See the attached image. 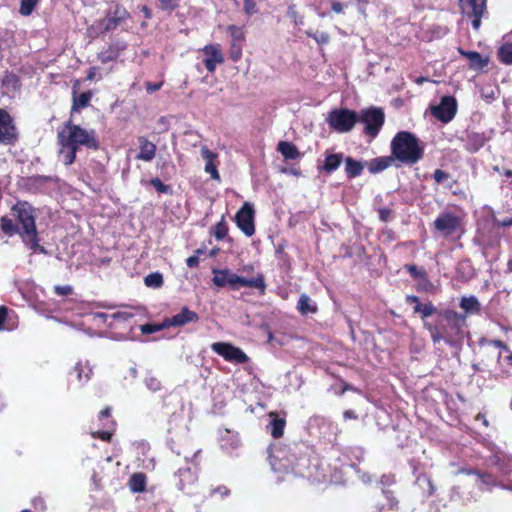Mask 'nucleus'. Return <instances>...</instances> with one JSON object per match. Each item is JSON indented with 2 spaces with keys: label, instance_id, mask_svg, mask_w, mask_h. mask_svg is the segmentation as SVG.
<instances>
[{
  "label": "nucleus",
  "instance_id": "16",
  "mask_svg": "<svg viewBox=\"0 0 512 512\" xmlns=\"http://www.w3.org/2000/svg\"><path fill=\"white\" fill-rule=\"evenodd\" d=\"M459 5L469 18H472V27L478 30L481 25V18L486 11V3H479L478 0H459Z\"/></svg>",
  "mask_w": 512,
  "mask_h": 512
},
{
  "label": "nucleus",
  "instance_id": "1",
  "mask_svg": "<svg viewBox=\"0 0 512 512\" xmlns=\"http://www.w3.org/2000/svg\"><path fill=\"white\" fill-rule=\"evenodd\" d=\"M57 143L66 166H70L76 161L77 152L81 147L93 151L100 149L97 132L94 129H85L73 123L71 119L66 121L63 128L58 131Z\"/></svg>",
  "mask_w": 512,
  "mask_h": 512
},
{
  "label": "nucleus",
  "instance_id": "14",
  "mask_svg": "<svg viewBox=\"0 0 512 512\" xmlns=\"http://www.w3.org/2000/svg\"><path fill=\"white\" fill-rule=\"evenodd\" d=\"M234 221L244 235L247 237L253 236L255 234V210L253 205L245 202L235 214Z\"/></svg>",
  "mask_w": 512,
  "mask_h": 512
},
{
  "label": "nucleus",
  "instance_id": "56",
  "mask_svg": "<svg viewBox=\"0 0 512 512\" xmlns=\"http://www.w3.org/2000/svg\"><path fill=\"white\" fill-rule=\"evenodd\" d=\"M393 211L390 208L382 207L378 209L379 219L388 222L392 218Z\"/></svg>",
  "mask_w": 512,
  "mask_h": 512
},
{
  "label": "nucleus",
  "instance_id": "51",
  "mask_svg": "<svg viewBox=\"0 0 512 512\" xmlns=\"http://www.w3.org/2000/svg\"><path fill=\"white\" fill-rule=\"evenodd\" d=\"M450 178V174L444 170L436 169L433 173V179L436 183L441 184Z\"/></svg>",
  "mask_w": 512,
  "mask_h": 512
},
{
  "label": "nucleus",
  "instance_id": "10",
  "mask_svg": "<svg viewBox=\"0 0 512 512\" xmlns=\"http://www.w3.org/2000/svg\"><path fill=\"white\" fill-rule=\"evenodd\" d=\"M129 18L130 13L127 9L119 3H116L113 9H109L106 12L104 18L97 21V27L102 33L110 32L115 30Z\"/></svg>",
  "mask_w": 512,
  "mask_h": 512
},
{
  "label": "nucleus",
  "instance_id": "53",
  "mask_svg": "<svg viewBox=\"0 0 512 512\" xmlns=\"http://www.w3.org/2000/svg\"><path fill=\"white\" fill-rule=\"evenodd\" d=\"M54 293L59 296H69L73 293V288L70 285L60 286L56 285L54 286Z\"/></svg>",
  "mask_w": 512,
  "mask_h": 512
},
{
  "label": "nucleus",
  "instance_id": "60",
  "mask_svg": "<svg viewBox=\"0 0 512 512\" xmlns=\"http://www.w3.org/2000/svg\"><path fill=\"white\" fill-rule=\"evenodd\" d=\"M288 15L291 19L294 20L295 24L303 23V19L301 16H299L298 12L295 9V5H290L288 7Z\"/></svg>",
  "mask_w": 512,
  "mask_h": 512
},
{
  "label": "nucleus",
  "instance_id": "4",
  "mask_svg": "<svg viewBox=\"0 0 512 512\" xmlns=\"http://www.w3.org/2000/svg\"><path fill=\"white\" fill-rule=\"evenodd\" d=\"M11 212L19 227V236L24 245L34 253H46V249L40 245L35 208L29 202L19 200L11 207Z\"/></svg>",
  "mask_w": 512,
  "mask_h": 512
},
{
  "label": "nucleus",
  "instance_id": "11",
  "mask_svg": "<svg viewBox=\"0 0 512 512\" xmlns=\"http://www.w3.org/2000/svg\"><path fill=\"white\" fill-rule=\"evenodd\" d=\"M461 227V218L451 211L440 213L433 222L434 231L448 238L454 235Z\"/></svg>",
  "mask_w": 512,
  "mask_h": 512
},
{
  "label": "nucleus",
  "instance_id": "44",
  "mask_svg": "<svg viewBox=\"0 0 512 512\" xmlns=\"http://www.w3.org/2000/svg\"><path fill=\"white\" fill-rule=\"evenodd\" d=\"M243 43H231L229 47V56L233 62H237L242 57Z\"/></svg>",
  "mask_w": 512,
  "mask_h": 512
},
{
  "label": "nucleus",
  "instance_id": "40",
  "mask_svg": "<svg viewBox=\"0 0 512 512\" xmlns=\"http://www.w3.org/2000/svg\"><path fill=\"white\" fill-rule=\"evenodd\" d=\"M227 234L228 225L225 221V216H222L221 220L213 228V235L217 240H223Z\"/></svg>",
  "mask_w": 512,
  "mask_h": 512
},
{
  "label": "nucleus",
  "instance_id": "7",
  "mask_svg": "<svg viewBox=\"0 0 512 512\" xmlns=\"http://www.w3.org/2000/svg\"><path fill=\"white\" fill-rule=\"evenodd\" d=\"M357 113L358 123L363 125V134L371 140L375 139L379 135L385 123V113L383 108L370 106L361 109Z\"/></svg>",
  "mask_w": 512,
  "mask_h": 512
},
{
  "label": "nucleus",
  "instance_id": "20",
  "mask_svg": "<svg viewBox=\"0 0 512 512\" xmlns=\"http://www.w3.org/2000/svg\"><path fill=\"white\" fill-rule=\"evenodd\" d=\"M478 236L485 246L496 247L500 245L501 234L493 224L484 226L483 229L479 231Z\"/></svg>",
  "mask_w": 512,
  "mask_h": 512
},
{
  "label": "nucleus",
  "instance_id": "42",
  "mask_svg": "<svg viewBox=\"0 0 512 512\" xmlns=\"http://www.w3.org/2000/svg\"><path fill=\"white\" fill-rule=\"evenodd\" d=\"M306 35L314 39L319 45H326L330 41V36L326 32H313L312 30H307Z\"/></svg>",
  "mask_w": 512,
  "mask_h": 512
},
{
  "label": "nucleus",
  "instance_id": "29",
  "mask_svg": "<svg viewBox=\"0 0 512 512\" xmlns=\"http://www.w3.org/2000/svg\"><path fill=\"white\" fill-rule=\"evenodd\" d=\"M486 143V137L484 133L470 132L466 138V150L475 153L479 151Z\"/></svg>",
  "mask_w": 512,
  "mask_h": 512
},
{
  "label": "nucleus",
  "instance_id": "2",
  "mask_svg": "<svg viewBox=\"0 0 512 512\" xmlns=\"http://www.w3.org/2000/svg\"><path fill=\"white\" fill-rule=\"evenodd\" d=\"M434 323L424 321V328L429 332L434 344L445 342L450 347H459L465 337L466 315L452 309L437 310Z\"/></svg>",
  "mask_w": 512,
  "mask_h": 512
},
{
  "label": "nucleus",
  "instance_id": "31",
  "mask_svg": "<svg viewBox=\"0 0 512 512\" xmlns=\"http://www.w3.org/2000/svg\"><path fill=\"white\" fill-rule=\"evenodd\" d=\"M345 173L347 178L353 179L360 176L364 170L362 162L355 160L352 157H346L345 159Z\"/></svg>",
  "mask_w": 512,
  "mask_h": 512
},
{
  "label": "nucleus",
  "instance_id": "17",
  "mask_svg": "<svg viewBox=\"0 0 512 512\" xmlns=\"http://www.w3.org/2000/svg\"><path fill=\"white\" fill-rule=\"evenodd\" d=\"M200 51L205 55L204 66L208 72L213 73L217 65L223 64L225 59L220 44H207Z\"/></svg>",
  "mask_w": 512,
  "mask_h": 512
},
{
  "label": "nucleus",
  "instance_id": "8",
  "mask_svg": "<svg viewBox=\"0 0 512 512\" xmlns=\"http://www.w3.org/2000/svg\"><path fill=\"white\" fill-rule=\"evenodd\" d=\"M199 452V450L194 452L191 460L185 456L186 466L179 468L174 474L176 487L185 494H191L193 492V488L198 480L197 464L194 460Z\"/></svg>",
  "mask_w": 512,
  "mask_h": 512
},
{
  "label": "nucleus",
  "instance_id": "41",
  "mask_svg": "<svg viewBox=\"0 0 512 512\" xmlns=\"http://www.w3.org/2000/svg\"><path fill=\"white\" fill-rule=\"evenodd\" d=\"M40 0H21L19 13L22 16H29L37 6Z\"/></svg>",
  "mask_w": 512,
  "mask_h": 512
},
{
  "label": "nucleus",
  "instance_id": "59",
  "mask_svg": "<svg viewBox=\"0 0 512 512\" xmlns=\"http://www.w3.org/2000/svg\"><path fill=\"white\" fill-rule=\"evenodd\" d=\"M492 224L499 230L501 227H509L512 226V218H505L503 220H499L493 217Z\"/></svg>",
  "mask_w": 512,
  "mask_h": 512
},
{
  "label": "nucleus",
  "instance_id": "49",
  "mask_svg": "<svg viewBox=\"0 0 512 512\" xmlns=\"http://www.w3.org/2000/svg\"><path fill=\"white\" fill-rule=\"evenodd\" d=\"M8 308L4 305L0 306V331L9 330L10 327L6 325V320L8 318Z\"/></svg>",
  "mask_w": 512,
  "mask_h": 512
},
{
  "label": "nucleus",
  "instance_id": "34",
  "mask_svg": "<svg viewBox=\"0 0 512 512\" xmlns=\"http://www.w3.org/2000/svg\"><path fill=\"white\" fill-rule=\"evenodd\" d=\"M297 309L300 314L307 315L309 313H316L317 305L311 300L307 294H302L297 303Z\"/></svg>",
  "mask_w": 512,
  "mask_h": 512
},
{
  "label": "nucleus",
  "instance_id": "24",
  "mask_svg": "<svg viewBox=\"0 0 512 512\" xmlns=\"http://www.w3.org/2000/svg\"><path fill=\"white\" fill-rule=\"evenodd\" d=\"M458 52L460 55L466 57L469 60V68L472 70H483L488 65V57H483L477 51H466L462 48H459Z\"/></svg>",
  "mask_w": 512,
  "mask_h": 512
},
{
  "label": "nucleus",
  "instance_id": "33",
  "mask_svg": "<svg viewBox=\"0 0 512 512\" xmlns=\"http://www.w3.org/2000/svg\"><path fill=\"white\" fill-rule=\"evenodd\" d=\"M146 484L147 477L142 472L132 474L128 482L129 489L134 493H140L145 491Z\"/></svg>",
  "mask_w": 512,
  "mask_h": 512
},
{
  "label": "nucleus",
  "instance_id": "63",
  "mask_svg": "<svg viewBox=\"0 0 512 512\" xmlns=\"http://www.w3.org/2000/svg\"><path fill=\"white\" fill-rule=\"evenodd\" d=\"M343 418L344 420H358L359 416L354 410L348 409L343 412Z\"/></svg>",
  "mask_w": 512,
  "mask_h": 512
},
{
  "label": "nucleus",
  "instance_id": "32",
  "mask_svg": "<svg viewBox=\"0 0 512 512\" xmlns=\"http://www.w3.org/2000/svg\"><path fill=\"white\" fill-rule=\"evenodd\" d=\"M277 150L287 160H295L300 157L298 148L291 142L281 141L278 143Z\"/></svg>",
  "mask_w": 512,
  "mask_h": 512
},
{
  "label": "nucleus",
  "instance_id": "13",
  "mask_svg": "<svg viewBox=\"0 0 512 512\" xmlns=\"http://www.w3.org/2000/svg\"><path fill=\"white\" fill-rule=\"evenodd\" d=\"M210 347L213 352L223 357L228 362L235 364H245L249 360V357L241 348L236 347L231 343L214 342Z\"/></svg>",
  "mask_w": 512,
  "mask_h": 512
},
{
  "label": "nucleus",
  "instance_id": "28",
  "mask_svg": "<svg viewBox=\"0 0 512 512\" xmlns=\"http://www.w3.org/2000/svg\"><path fill=\"white\" fill-rule=\"evenodd\" d=\"M140 152L137 155V159L143 161H151L156 154V145L148 141L145 137H139Z\"/></svg>",
  "mask_w": 512,
  "mask_h": 512
},
{
  "label": "nucleus",
  "instance_id": "6",
  "mask_svg": "<svg viewBox=\"0 0 512 512\" xmlns=\"http://www.w3.org/2000/svg\"><path fill=\"white\" fill-rule=\"evenodd\" d=\"M213 274L212 281L217 287L228 286L233 290H238L240 287H249L257 289L260 295L266 293L267 284L263 273H257L250 279L239 276L229 269H214Z\"/></svg>",
  "mask_w": 512,
  "mask_h": 512
},
{
  "label": "nucleus",
  "instance_id": "9",
  "mask_svg": "<svg viewBox=\"0 0 512 512\" xmlns=\"http://www.w3.org/2000/svg\"><path fill=\"white\" fill-rule=\"evenodd\" d=\"M358 113L348 108L333 109L326 119L329 127L338 133L350 132L358 123Z\"/></svg>",
  "mask_w": 512,
  "mask_h": 512
},
{
  "label": "nucleus",
  "instance_id": "46",
  "mask_svg": "<svg viewBox=\"0 0 512 512\" xmlns=\"http://www.w3.org/2000/svg\"><path fill=\"white\" fill-rule=\"evenodd\" d=\"M243 11L248 17L256 14L258 12L256 0H244Z\"/></svg>",
  "mask_w": 512,
  "mask_h": 512
},
{
  "label": "nucleus",
  "instance_id": "5",
  "mask_svg": "<svg viewBox=\"0 0 512 512\" xmlns=\"http://www.w3.org/2000/svg\"><path fill=\"white\" fill-rule=\"evenodd\" d=\"M390 150L393 157L402 164L413 165L424 156V144L409 131H399L391 140Z\"/></svg>",
  "mask_w": 512,
  "mask_h": 512
},
{
  "label": "nucleus",
  "instance_id": "18",
  "mask_svg": "<svg viewBox=\"0 0 512 512\" xmlns=\"http://www.w3.org/2000/svg\"><path fill=\"white\" fill-rule=\"evenodd\" d=\"M405 301L406 303L415 304L413 312L419 314L424 321L437 312V307L432 302L421 303L419 297L416 295H407Z\"/></svg>",
  "mask_w": 512,
  "mask_h": 512
},
{
  "label": "nucleus",
  "instance_id": "38",
  "mask_svg": "<svg viewBox=\"0 0 512 512\" xmlns=\"http://www.w3.org/2000/svg\"><path fill=\"white\" fill-rule=\"evenodd\" d=\"M227 31L232 38L231 43H243L245 41V32L243 30V27L231 24L228 25Z\"/></svg>",
  "mask_w": 512,
  "mask_h": 512
},
{
  "label": "nucleus",
  "instance_id": "52",
  "mask_svg": "<svg viewBox=\"0 0 512 512\" xmlns=\"http://www.w3.org/2000/svg\"><path fill=\"white\" fill-rule=\"evenodd\" d=\"M229 494H230V490L226 486L220 485V486L212 489L210 491L209 496L214 497L216 495H219L220 498L223 499L224 497L228 496Z\"/></svg>",
  "mask_w": 512,
  "mask_h": 512
},
{
  "label": "nucleus",
  "instance_id": "50",
  "mask_svg": "<svg viewBox=\"0 0 512 512\" xmlns=\"http://www.w3.org/2000/svg\"><path fill=\"white\" fill-rule=\"evenodd\" d=\"M203 253V250L202 249H197L195 251V254L192 255V256H189L187 259H186V265L189 267V268H196L198 267L199 265V255Z\"/></svg>",
  "mask_w": 512,
  "mask_h": 512
},
{
  "label": "nucleus",
  "instance_id": "19",
  "mask_svg": "<svg viewBox=\"0 0 512 512\" xmlns=\"http://www.w3.org/2000/svg\"><path fill=\"white\" fill-rule=\"evenodd\" d=\"M199 316L196 312L191 311L187 307H183L179 313L166 319V324L172 327H180L188 323L197 322Z\"/></svg>",
  "mask_w": 512,
  "mask_h": 512
},
{
  "label": "nucleus",
  "instance_id": "12",
  "mask_svg": "<svg viewBox=\"0 0 512 512\" xmlns=\"http://www.w3.org/2000/svg\"><path fill=\"white\" fill-rule=\"evenodd\" d=\"M19 139V133L11 114L0 108V144L14 145Z\"/></svg>",
  "mask_w": 512,
  "mask_h": 512
},
{
  "label": "nucleus",
  "instance_id": "61",
  "mask_svg": "<svg viewBox=\"0 0 512 512\" xmlns=\"http://www.w3.org/2000/svg\"><path fill=\"white\" fill-rule=\"evenodd\" d=\"M146 385L153 392L160 390V387H161L160 381L154 377L149 378L146 381Z\"/></svg>",
  "mask_w": 512,
  "mask_h": 512
},
{
  "label": "nucleus",
  "instance_id": "39",
  "mask_svg": "<svg viewBox=\"0 0 512 512\" xmlns=\"http://www.w3.org/2000/svg\"><path fill=\"white\" fill-rule=\"evenodd\" d=\"M144 283L150 288H160L164 283L163 276L159 272L150 273L144 278Z\"/></svg>",
  "mask_w": 512,
  "mask_h": 512
},
{
  "label": "nucleus",
  "instance_id": "23",
  "mask_svg": "<svg viewBox=\"0 0 512 512\" xmlns=\"http://www.w3.org/2000/svg\"><path fill=\"white\" fill-rule=\"evenodd\" d=\"M79 80H76L73 84V95H72V112H78L83 108H86L92 98V92L86 91L80 94L77 93V89L79 86Z\"/></svg>",
  "mask_w": 512,
  "mask_h": 512
},
{
  "label": "nucleus",
  "instance_id": "62",
  "mask_svg": "<svg viewBox=\"0 0 512 512\" xmlns=\"http://www.w3.org/2000/svg\"><path fill=\"white\" fill-rule=\"evenodd\" d=\"M159 330V327L152 324H145L141 326V331L144 334H151Z\"/></svg>",
  "mask_w": 512,
  "mask_h": 512
},
{
  "label": "nucleus",
  "instance_id": "26",
  "mask_svg": "<svg viewBox=\"0 0 512 512\" xmlns=\"http://www.w3.org/2000/svg\"><path fill=\"white\" fill-rule=\"evenodd\" d=\"M344 160L343 153H327L323 162V165L319 167L320 171H324L327 174L335 172Z\"/></svg>",
  "mask_w": 512,
  "mask_h": 512
},
{
  "label": "nucleus",
  "instance_id": "48",
  "mask_svg": "<svg viewBox=\"0 0 512 512\" xmlns=\"http://www.w3.org/2000/svg\"><path fill=\"white\" fill-rule=\"evenodd\" d=\"M52 177L45 175H35L31 176L27 179V183L30 185H42L44 183L50 182Z\"/></svg>",
  "mask_w": 512,
  "mask_h": 512
},
{
  "label": "nucleus",
  "instance_id": "35",
  "mask_svg": "<svg viewBox=\"0 0 512 512\" xmlns=\"http://www.w3.org/2000/svg\"><path fill=\"white\" fill-rule=\"evenodd\" d=\"M460 307L468 314H478L481 311V305L475 296L462 297Z\"/></svg>",
  "mask_w": 512,
  "mask_h": 512
},
{
  "label": "nucleus",
  "instance_id": "37",
  "mask_svg": "<svg viewBox=\"0 0 512 512\" xmlns=\"http://www.w3.org/2000/svg\"><path fill=\"white\" fill-rule=\"evenodd\" d=\"M1 230L5 235L13 236L15 234L19 235V227L17 224H14L12 219L7 216H2L0 219Z\"/></svg>",
  "mask_w": 512,
  "mask_h": 512
},
{
  "label": "nucleus",
  "instance_id": "47",
  "mask_svg": "<svg viewBox=\"0 0 512 512\" xmlns=\"http://www.w3.org/2000/svg\"><path fill=\"white\" fill-rule=\"evenodd\" d=\"M385 498L387 500V505L390 510H398L399 509V501L394 496L392 491H384Z\"/></svg>",
  "mask_w": 512,
  "mask_h": 512
},
{
  "label": "nucleus",
  "instance_id": "57",
  "mask_svg": "<svg viewBox=\"0 0 512 512\" xmlns=\"http://www.w3.org/2000/svg\"><path fill=\"white\" fill-rule=\"evenodd\" d=\"M163 85H164V81H159V82H156V83H152V82H149V81L145 82L146 92L148 94H152V93L160 90Z\"/></svg>",
  "mask_w": 512,
  "mask_h": 512
},
{
  "label": "nucleus",
  "instance_id": "54",
  "mask_svg": "<svg viewBox=\"0 0 512 512\" xmlns=\"http://www.w3.org/2000/svg\"><path fill=\"white\" fill-rule=\"evenodd\" d=\"M160 8L164 11H173L178 7L177 0H158Z\"/></svg>",
  "mask_w": 512,
  "mask_h": 512
},
{
  "label": "nucleus",
  "instance_id": "55",
  "mask_svg": "<svg viewBox=\"0 0 512 512\" xmlns=\"http://www.w3.org/2000/svg\"><path fill=\"white\" fill-rule=\"evenodd\" d=\"M92 437L95 439H100L102 441L110 442L112 438V431H95L91 433Z\"/></svg>",
  "mask_w": 512,
  "mask_h": 512
},
{
  "label": "nucleus",
  "instance_id": "27",
  "mask_svg": "<svg viewBox=\"0 0 512 512\" xmlns=\"http://www.w3.org/2000/svg\"><path fill=\"white\" fill-rule=\"evenodd\" d=\"M415 484L421 489L423 497L429 498L436 492V487L431 476L427 473H420L416 477Z\"/></svg>",
  "mask_w": 512,
  "mask_h": 512
},
{
  "label": "nucleus",
  "instance_id": "21",
  "mask_svg": "<svg viewBox=\"0 0 512 512\" xmlns=\"http://www.w3.org/2000/svg\"><path fill=\"white\" fill-rule=\"evenodd\" d=\"M125 49L126 44L124 43H112L108 47L104 48L100 53H98V59L102 64L116 61Z\"/></svg>",
  "mask_w": 512,
  "mask_h": 512
},
{
  "label": "nucleus",
  "instance_id": "30",
  "mask_svg": "<svg viewBox=\"0 0 512 512\" xmlns=\"http://www.w3.org/2000/svg\"><path fill=\"white\" fill-rule=\"evenodd\" d=\"M396 160L393 155L390 156H382L372 159L368 164L369 172L372 174L379 173L392 165V163Z\"/></svg>",
  "mask_w": 512,
  "mask_h": 512
},
{
  "label": "nucleus",
  "instance_id": "58",
  "mask_svg": "<svg viewBox=\"0 0 512 512\" xmlns=\"http://www.w3.org/2000/svg\"><path fill=\"white\" fill-rule=\"evenodd\" d=\"M33 507L38 511H45L47 509L44 498L37 496L32 500Z\"/></svg>",
  "mask_w": 512,
  "mask_h": 512
},
{
  "label": "nucleus",
  "instance_id": "36",
  "mask_svg": "<svg viewBox=\"0 0 512 512\" xmlns=\"http://www.w3.org/2000/svg\"><path fill=\"white\" fill-rule=\"evenodd\" d=\"M499 61L505 65H512V43L506 42L497 50Z\"/></svg>",
  "mask_w": 512,
  "mask_h": 512
},
{
  "label": "nucleus",
  "instance_id": "43",
  "mask_svg": "<svg viewBox=\"0 0 512 512\" xmlns=\"http://www.w3.org/2000/svg\"><path fill=\"white\" fill-rule=\"evenodd\" d=\"M405 269L409 272L414 279H427V272L423 267H417L416 265H406Z\"/></svg>",
  "mask_w": 512,
  "mask_h": 512
},
{
  "label": "nucleus",
  "instance_id": "3",
  "mask_svg": "<svg viewBox=\"0 0 512 512\" xmlns=\"http://www.w3.org/2000/svg\"><path fill=\"white\" fill-rule=\"evenodd\" d=\"M270 464L276 473L285 476L289 473L304 477L310 467L309 447L304 443L279 448L270 455Z\"/></svg>",
  "mask_w": 512,
  "mask_h": 512
},
{
  "label": "nucleus",
  "instance_id": "64",
  "mask_svg": "<svg viewBox=\"0 0 512 512\" xmlns=\"http://www.w3.org/2000/svg\"><path fill=\"white\" fill-rule=\"evenodd\" d=\"M488 344L492 345L494 347H497V348L504 349L506 351H508V349H509L507 344L504 341L499 340V339L490 340V341H488Z\"/></svg>",
  "mask_w": 512,
  "mask_h": 512
},
{
  "label": "nucleus",
  "instance_id": "45",
  "mask_svg": "<svg viewBox=\"0 0 512 512\" xmlns=\"http://www.w3.org/2000/svg\"><path fill=\"white\" fill-rule=\"evenodd\" d=\"M150 185L153 186L158 193L166 194L171 192V187L164 184L158 177L152 178L150 180Z\"/></svg>",
  "mask_w": 512,
  "mask_h": 512
},
{
  "label": "nucleus",
  "instance_id": "22",
  "mask_svg": "<svg viewBox=\"0 0 512 512\" xmlns=\"http://www.w3.org/2000/svg\"><path fill=\"white\" fill-rule=\"evenodd\" d=\"M201 156L205 160V172L209 173L212 179L219 181L220 174L215 164V160L217 159L218 155L211 151L208 147L203 146L201 148Z\"/></svg>",
  "mask_w": 512,
  "mask_h": 512
},
{
  "label": "nucleus",
  "instance_id": "15",
  "mask_svg": "<svg viewBox=\"0 0 512 512\" xmlns=\"http://www.w3.org/2000/svg\"><path fill=\"white\" fill-rule=\"evenodd\" d=\"M457 101L453 96H443L438 105L431 107V114L442 123H449L457 113Z\"/></svg>",
  "mask_w": 512,
  "mask_h": 512
},
{
  "label": "nucleus",
  "instance_id": "25",
  "mask_svg": "<svg viewBox=\"0 0 512 512\" xmlns=\"http://www.w3.org/2000/svg\"><path fill=\"white\" fill-rule=\"evenodd\" d=\"M269 416L271 421L267 425V429L274 439H279L284 434L286 420L284 418H280L276 412H270Z\"/></svg>",
  "mask_w": 512,
  "mask_h": 512
}]
</instances>
